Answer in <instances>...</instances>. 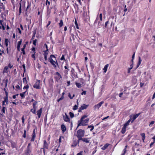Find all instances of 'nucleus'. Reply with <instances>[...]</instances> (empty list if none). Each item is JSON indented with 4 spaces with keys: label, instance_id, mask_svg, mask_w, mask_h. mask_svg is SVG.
<instances>
[{
    "label": "nucleus",
    "instance_id": "17",
    "mask_svg": "<svg viewBox=\"0 0 155 155\" xmlns=\"http://www.w3.org/2000/svg\"><path fill=\"white\" fill-rule=\"evenodd\" d=\"M108 66V64H107L105 65L104 68L103 69V70L104 71V73H106V72Z\"/></svg>",
    "mask_w": 155,
    "mask_h": 155
},
{
    "label": "nucleus",
    "instance_id": "11",
    "mask_svg": "<svg viewBox=\"0 0 155 155\" xmlns=\"http://www.w3.org/2000/svg\"><path fill=\"white\" fill-rule=\"evenodd\" d=\"M64 119L65 121H68L69 122L70 119L68 117V116L66 114H65V115L64 116Z\"/></svg>",
    "mask_w": 155,
    "mask_h": 155
},
{
    "label": "nucleus",
    "instance_id": "50",
    "mask_svg": "<svg viewBox=\"0 0 155 155\" xmlns=\"http://www.w3.org/2000/svg\"><path fill=\"white\" fill-rule=\"evenodd\" d=\"M83 151H81L79 153H78L76 155H83Z\"/></svg>",
    "mask_w": 155,
    "mask_h": 155
},
{
    "label": "nucleus",
    "instance_id": "9",
    "mask_svg": "<svg viewBox=\"0 0 155 155\" xmlns=\"http://www.w3.org/2000/svg\"><path fill=\"white\" fill-rule=\"evenodd\" d=\"M5 9V8L4 5L3 3H0V12L4 11Z\"/></svg>",
    "mask_w": 155,
    "mask_h": 155
},
{
    "label": "nucleus",
    "instance_id": "56",
    "mask_svg": "<svg viewBox=\"0 0 155 155\" xmlns=\"http://www.w3.org/2000/svg\"><path fill=\"white\" fill-rule=\"evenodd\" d=\"M13 65H11L10 63H9L8 65V68H11L13 67Z\"/></svg>",
    "mask_w": 155,
    "mask_h": 155
},
{
    "label": "nucleus",
    "instance_id": "29",
    "mask_svg": "<svg viewBox=\"0 0 155 155\" xmlns=\"http://www.w3.org/2000/svg\"><path fill=\"white\" fill-rule=\"evenodd\" d=\"M3 101L6 104H8V98L7 97H6L4 98V100Z\"/></svg>",
    "mask_w": 155,
    "mask_h": 155
},
{
    "label": "nucleus",
    "instance_id": "52",
    "mask_svg": "<svg viewBox=\"0 0 155 155\" xmlns=\"http://www.w3.org/2000/svg\"><path fill=\"white\" fill-rule=\"evenodd\" d=\"M21 53H22L23 54H25V49H21Z\"/></svg>",
    "mask_w": 155,
    "mask_h": 155
},
{
    "label": "nucleus",
    "instance_id": "33",
    "mask_svg": "<svg viewBox=\"0 0 155 155\" xmlns=\"http://www.w3.org/2000/svg\"><path fill=\"white\" fill-rule=\"evenodd\" d=\"M34 109H32L31 110V111L33 113L36 114V108H34Z\"/></svg>",
    "mask_w": 155,
    "mask_h": 155
},
{
    "label": "nucleus",
    "instance_id": "16",
    "mask_svg": "<svg viewBox=\"0 0 155 155\" xmlns=\"http://www.w3.org/2000/svg\"><path fill=\"white\" fill-rule=\"evenodd\" d=\"M88 105L83 104V105L81 106V109L84 110L85 109H86L88 107Z\"/></svg>",
    "mask_w": 155,
    "mask_h": 155
},
{
    "label": "nucleus",
    "instance_id": "60",
    "mask_svg": "<svg viewBox=\"0 0 155 155\" xmlns=\"http://www.w3.org/2000/svg\"><path fill=\"white\" fill-rule=\"evenodd\" d=\"M35 136H34V135H32V139H31V141H34V140Z\"/></svg>",
    "mask_w": 155,
    "mask_h": 155
},
{
    "label": "nucleus",
    "instance_id": "1",
    "mask_svg": "<svg viewBox=\"0 0 155 155\" xmlns=\"http://www.w3.org/2000/svg\"><path fill=\"white\" fill-rule=\"evenodd\" d=\"M84 131L82 130H79L77 131V136L78 138L77 142L78 144L79 143L80 139H81L82 137L84 136Z\"/></svg>",
    "mask_w": 155,
    "mask_h": 155
},
{
    "label": "nucleus",
    "instance_id": "20",
    "mask_svg": "<svg viewBox=\"0 0 155 155\" xmlns=\"http://www.w3.org/2000/svg\"><path fill=\"white\" fill-rule=\"evenodd\" d=\"M31 151V148L27 149L26 152V154L28 155V154L30 153Z\"/></svg>",
    "mask_w": 155,
    "mask_h": 155
},
{
    "label": "nucleus",
    "instance_id": "43",
    "mask_svg": "<svg viewBox=\"0 0 155 155\" xmlns=\"http://www.w3.org/2000/svg\"><path fill=\"white\" fill-rule=\"evenodd\" d=\"M87 117V116L86 115H84L82 117H81V120H84V119H85V118Z\"/></svg>",
    "mask_w": 155,
    "mask_h": 155
},
{
    "label": "nucleus",
    "instance_id": "62",
    "mask_svg": "<svg viewBox=\"0 0 155 155\" xmlns=\"http://www.w3.org/2000/svg\"><path fill=\"white\" fill-rule=\"evenodd\" d=\"M86 94V91H83L82 93H81V94L82 95H83V94H84L85 95Z\"/></svg>",
    "mask_w": 155,
    "mask_h": 155
},
{
    "label": "nucleus",
    "instance_id": "40",
    "mask_svg": "<svg viewBox=\"0 0 155 155\" xmlns=\"http://www.w3.org/2000/svg\"><path fill=\"white\" fill-rule=\"evenodd\" d=\"M141 59L139 57V61L138 64V67L139 66V65L140 64L141 62Z\"/></svg>",
    "mask_w": 155,
    "mask_h": 155
},
{
    "label": "nucleus",
    "instance_id": "23",
    "mask_svg": "<svg viewBox=\"0 0 155 155\" xmlns=\"http://www.w3.org/2000/svg\"><path fill=\"white\" fill-rule=\"evenodd\" d=\"M141 135L142 137V140L143 141V142H144V140L145 138V134L144 133H141Z\"/></svg>",
    "mask_w": 155,
    "mask_h": 155
},
{
    "label": "nucleus",
    "instance_id": "30",
    "mask_svg": "<svg viewBox=\"0 0 155 155\" xmlns=\"http://www.w3.org/2000/svg\"><path fill=\"white\" fill-rule=\"evenodd\" d=\"M61 129L63 133H64L66 130V127H61Z\"/></svg>",
    "mask_w": 155,
    "mask_h": 155
},
{
    "label": "nucleus",
    "instance_id": "46",
    "mask_svg": "<svg viewBox=\"0 0 155 155\" xmlns=\"http://www.w3.org/2000/svg\"><path fill=\"white\" fill-rule=\"evenodd\" d=\"M26 131L25 130H24V134L23 135V137L25 138L26 137Z\"/></svg>",
    "mask_w": 155,
    "mask_h": 155
},
{
    "label": "nucleus",
    "instance_id": "57",
    "mask_svg": "<svg viewBox=\"0 0 155 155\" xmlns=\"http://www.w3.org/2000/svg\"><path fill=\"white\" fill-rule=\"evenodd\" d=\"M88 128H91L90 130L92 131L94 128V127H88Z\"/></svg>",
    "mask_w": 155,
    "mask_h": 155
},
{
    "label": "nucleus",
    "instance_id": "6",
    "mask_svg": "<svg viewBox=\"0 0 155 155\" xmlns=\"http://www.w3.org/2000/svg\"><path fill=\"white\" fill-rule=\"evenodd\" d=\"M40 80H37L35 84L33 85V87L37 89H40Z\"/></svg>",
    "mask_w": 155,
    "mask_h": 155
},
{
    "label": "nucleus",
    "instance_id": "14",
    "mask_svg": "<svg viewBox=\"0 0 155 155\" xmlns=\"http://www.w3.org/2000/svg\"><path fill=\"white\" fill-rule=\"evenodd\" d=\"M22 43V40H21L19 41H18V45H17V49L18 51H19L20 50V45Z\"/></svg>",
    "mask_w": 155,
    "mask_h": 155
},
{
    "label": "nucleus",
    "instance_id": "38",
    "mask_svg": "<svg viewBox=\"0 0 155 155\" xmlns=\"http://www.w3.org/2000/svg\"><path fill=\"white\" fill-rule=\"evenodd\" d=\"M37 102L36 101H35V102L33 103V108H35V105L37 104Z\"/></svg>",
    "mask_w": 155,
    "mask_h": 155
},
{
    "label": "nucleus",
    "instance_id": "49",
    "mask_svg": "<svg viewBox=\"0 0 155 155\" xmlns=\"http://www.w3.org/2000/svg\"><path fill=\"white\" fill-rule=\"evenodd\" d=\"M45 47L46 48V50L47 51H48V47L47 46V45L46 44H45L44 45V48Z\"/></svg>",
    "mask_w": 155,
    "mask_h": 155
},
{
    "label": "nucleus",
    "instance_id": "27",
    "mask_svg": "<svg viewBox=\"0 0 155 155\" xmlns=\"http://www.w3.org/2000/svg\"><path fill=\"white\" fill-rule=\"evenodd\" d=\"M131 122V120H130V119L124 124V126H127L129 124V123Z\"/></svg>",
    "mask_w": 155,
    "mask_h": 155
},
{
    "label": "nucleus",
    "instance_id": "61",
    "mask_svg": "<svg viewBox=\"0 0 155 155\" xmlns=\"http://www.w3.org/2000/svg\"><path fill=\"white\" fill-rule=\"evenodd\" d=\"M77 145V143L76 142H74L72 146H76Z\"/></svg>",
    "mask_w": 155,
    "mask_h": 155
},
{
    "label": "nucleus",
    "instance_id": "22",
    "mask_svg": "<svg viewBox=\"0 0 155 155\" xmlns=\"http://www.w3.org/2000/svg\"><path fill=\"white\" fill-rule=\"evenodd\" d=\"M26 91H25L20 94V95L21 97L22 98H24L25 97V94L26 93Z\"/></svg>",
    "mask_w": 155,
    "mask_h": 155
},
{
    "label": "nucleus",
    "instance_id": "10",
    "mask_svg": "<svg viewBox=\"0 0 155 155\" xmlns=\"http://www.w3.org/2000/svg\"><path fill=\"white\" fill-rule=\"evenodd\" d=\"M0 28L3 30H5V27L4 26V23L2 21L0 20Z\"/></svg>",
    "mask_w": 155,
    "mask_h": 155
},
{
    "label": "nucleus",
    "instance_id": "64",
    "mask_svg": "<svg viewBox=\"0 0 155 155\" xmlns=\"http://www.w3.org/2000/svg\"><path fill=\"white\" fill-rule=\"evenodd\" d=\"M51 22L50 21H48V24L47 25V27H48V26L50 24H51Z\"/></svg>",
    "mask_w": 155,
    "mask_h": 155
},
{
    "label": "nucleus",
    "instance_id": "36",
    "mask_svg": "<svg viewBox=\"0 0 155 155\" xmlns=\"http://www.w3.org/2000/svg\"><path fill=\"white\" fill-rule=\"evenodd\" d=\"M74 23L76 26V27L77 29H79V27L78 24V23L76 20H75Z\"/></svg>",
    "mask_w": 155,
    "mask_h": 155
},
{
    "label": "nucleus",
    "instance_id": "18",
    "mask_svg": "<svg viewBox=\"0 0 155 155\" xmlns=\"http://www.w3.org/2000/svg\"><path fill=\"white\" fill-rule=\"evenodd\" d=\"M110 144L108 143H106L103 147L101 148L102 150H105L109 146Z\"/></svg>",
    "mask_w": 155,
    "mask_h": 155
},
{
    "label": "nucleus",
    "instance_id": "26",
    "mask_svg": "<svg viewBox=\"0 0 155 155\" xmlns=\"http://www.w3.org/2000/svg\"><path fill=\"white\" fill-rule=\"evenodd\" d=\"M2 108L1 110V112L3 114H4L5 113V110L6 109L5 107L4 106H2Z\"/></svg>",
    "mask_w": 155,
    "mask_h": 155
},
{
    "label": "nucleus",
    "instance_id": "3",
    "mask_svg": "<svg viewBox=\"0 0 155 155\" xmlns=\"http://www.w3.org/2000/svg\"><path fill=\"white\" fill-rule=\"evenodd\" d=\"M55 78L57 82L60 81L62 79V77L60 74L58 72H56L54 74Z\"/></svg>",
    "mask_w": 155,
    "mask_h": 155
},
{
    "label": "nucleus",
    "instance_id": "35",
    "mask_svg": "<svg viewBox=\"0 0 155 155\" xmlns=\"http://www.w3.org/2000/svg\"><path fill=\"white\" fill-rule=\"evenodd\" d=\"M53 58H55V57L54 55L51 54L50 55L49 59V60L53 59Z\"/></svg>",
    "mask_w": 155,
    "mask_h": 155
},
{
    "label": "nucleus",
    "instance_id": "45",
    "mask_svg": "<svg viewBox=\"0 0 155 155\" xmlns=\"http://www.w3.org/2000/svg\"><path fill=\"white\" fill-rule=\"evenodd\" d=\"M29 88V86L27 84L25 86L23 87V89H26L27 90L28 88Z\"/></svg>",
    "mask_w": 155,
    "mask_h": 155
},
{
    "label": "nucleus",
    "instance_id": "13",
    "mask_svg": "<svg viewBox=\"0 0 155 155\" xmlns=\"http://www.w3.org/2000/svg\"><path fill=\"white\" fill-rule=\"evenodd\" d=\"M48 51H47L46 50L43 51V52H44V55L45 57V60H47V55L48 54Z\"/></svg>",
    "mask_w": 155,
    "mask_h": 155
},
{
    "label": "nucleus",
    "instance_id": "31",
    "mask_svg": "<svg viewBox=\"0 0 155 155\" xmlns=\"http://www.w3.org/2000/svg\"><path fill=\"white\" fill-rule=\"evenodd\" d=\"M75 84L76 86L77 87H78V88H79L81 87V84L77 82H76L75 83Z\"/></svg>",
    "mask_w": 155,
    "mask_h": 155
},
{
    "label": "nucleus",
    "instance_id": "8",
    "mask_svg": "<svg viewBox=\"0 0 155 155\" xmlns=\"http://www.w3.org/2000/svg\"><path fill=\"white\" fill-rule=\"evenodd\" d=\"M42 108H41L39 110L37 111V115L38 116V118H40L41 117V114L42 113Z\"/></svg>",
    "mask_w": 155,
    "mask_h": 155
},
{
    "label": "nucleus",
    "instance_id": "19",
    "mask_svg": "<svg viewBox=\"0 0 155 155\" xmlns=\"http://www.w3.org/2000/svg\"><path fill=\"white\" fill-rule=\"evenodd\" d=\"M8 67L7 66H5L4 68V69L3 70V73H7L8 72Z\"/></svg>",
    "mask_w": 155,
    "mask_h": 155
},
{
    "label": "nucleus",
    "instance_id": "5",
    "mask_svg": "<svg viewBox=\"0 0 155 155\" xmlns=\"http://www.w3.org/2000/svg\"><path fill=\"white\" fill-rule=\"evenodd\" d=\"M43 149L44 155H45V149H48V144L45 140L44 141L43 147V148H42L41 149Z\"/></svg>",
    "mask_w": 155,
    "mask_h": 155
},
{
    "label": "nucleus",
    "instance_id": "53",
    "mask_svg": "<svg viewBox=\"0 0 155 155\" xmlns=\"http://www.w3.org/2000/svg\"><path fill=\"white\" fill-rule=\"evenodd\" d=\"M109 23V21H107L105 24V28L107 27V25Z\"/></svg>",
    "mask_w": 155,
    "mask_h": 155
},
{
    "label": "nucleus",
    "instance_id": "51",
    "mask_svg": "<svg viewBox=\"0 0 155 155\" xmlns=\"http://www.w3.org/2000/svg\"><path fill=\"white\" fill-rule=\"evenodd\" d=\"M132 69V68H129L127 70V73H129L130 72V70Z\"/></svg>",
    "mask_w": 155,
    "mask_h": 155
},
{
    "label": "nucleus",
    "instance_id": "37",
    "mask_svg": "<svg viewBox=\"0 0 155 155\" xmlns=\"http://www.w3.org/2000/svg\"><path fill=\"white\" fill-rule=\"evenodd\" d=\"M78 108V105L76 104L75 105L73 109L74 110H76Z\"/></svg>",
    "mask_w": 155,
    "mask_h": 155
},
{
    "label": "nucleus",
    "instance_id": "54",
    "mask_svg": "<svg viewBox=\"0 0 155 155\" xmlns=\"http://www.w3.org/2000/svg\"><path fill=\"white\" fill-rule=\"evenodd\" d=\"M64 98V97H61L58 100V102H59L60 101L62 100Z\"/></svg>",
    "mask_w": 155,
    "mask_h": 155
},
{
    "label": "nucleus",
    "instance_id": "55",
    "mask_svg": "<svg viewBox=\"0 0 155 155\" xmlns=\"http://www.w3.org/2000/svg\"><path fill=\"white\" fill-rule=\"evenodd\" d=\"M22 67H23V68L24 69V72H25V66L24 64L23 65Z\"/></svg>",
    "mask_w": 155,
    "mask_h": 155
},
{
    "label": "nucleus",
    "instance_id": "32",
    "mask_svg": "<svg viewBox=\"0 0 155 155\" xmlns=\"http://www.w3.org/2000/svg\"><path fill=\"white\" fill-rule=\"evenodd\" d=\"M9 42V41L8 39H5V45L6 47H8V43Z\"/></svg>",
    "mask_w": 155,
    "mask_h": 155
},
{
    "label": "nucleus",
    "instance_id": "4",
    "mask_svg": "<svg viewBox=\"0 0 155 155\" xmlns=\"http://www.w3.org/2000/svg\"><path fill=\"white\" fill-rule=\"evenodd\" d=\"M140 113H139L136 114H132L130 116V120H131V122H133L134 120L137 118L140 115Z\"/></svg>",
    "mask_w": 155,
    "mask_h": 155
},
{
    "label": "nucleus",
    "instance_id": "7",
    "mask_svg": "<svg viewBox=\"0 0 155 155\" xmlns=\"http://www.w3.org/2000/svg\"><path fill=\"white\" fill-rule=\"evenodd\" d=\"M104 103V101H101L98 104L95 105L94 106V108L95 109H99V108L101 107V105Z\"/></svg>",
    "mask_w": 155,
    "mask_h": 155
},
{
    "label": "nucleus",
    "instance_id": "59",
    "mask_svg": "<svg viewBox=\"0 0 155 155\" xmlns=\"http://www.w3.org/2000/svg\"><path fill=\"white\" fill-rule=\"evenodd\" d=\"M21 119H22V122L23 124L24 123V120H25L24 116H22Z\"/></svg>",
    "mask_w": 155,
    "mask_h": 155
},
{
    "label": "nucleus",
    "instance_id": "28",
    "mask_svg": "<svg viewBox=\"0 0 155 155\" xmlns=\"http://www.w3.org/2000/svg\"><path fill=\"white\" fill-rule=\"evenodd\" d=\"M59 25L60 27H62L63 25V22L62 20H61L60 21V23H59Z\"/></svg>",
    "mask_w": 155,
    "mask_h": 155
},
{
    "label": "nucleus",
    "instance_id": "21",
    "mask_svg": "<svg viewBox=\"0 0 155 155\" xmlns=\"http://www.w3.org/2000/svg\"><path fill=\"white\" fill-rule=\"evenodd\" d=\"M80 140H82L86 143H89V140H88L87 138H82L81 139H80Z\"/></svg>",
    "mask_w": 155,
    "mask_h": 155
},
{
    "label": "nucleus",
    "instance_id": "63",
    "mask_svg": "<svg viewBox=\"0 0 155 155\" xmlns=\"http://www.w3.org/2000/svg\"><path fill=\"white\" fill-rule=\"evenodd\" d=\"M154 121H152L150 123L149 125H153L154 124Z\"/></svg>",
    "mask_w": 155,
    "mask_h": 155
},
{
    "label": "nucleus",
    "instance_id": "41",
    "mask_svg": "<svg viewBox=\"0 0 155 155\" xmlns=\"http://www.w3.org/2000/svg\"><path fill=\"white\" fill-rule=\"evenodd\" d=\"M30 7H31V4L28 2V5L27 7L26 11H27L29 8Z\"/></svg>",
    "mask_w": 155,
    "mask_h": 155
},
{
    "label": "nucleus",
    "instance_id": "48",
    "mask_svg": "<svg viewBox=\"0 0 155 155\" xmlns=\"http://www.w3.org/2000/svg\"><path fill=\"white\" fill-rule=\"evenodd\" d=\"M100 19L101 21L102 20V14H100L99 15Z\"/></svg>",
    "mask_w": 155,
    "mask_h": 155
},
{
    "label": "nucleus",
    "instance_id": "15",
    "mask_svg": "<svg viewBox=\"0 0 155 155\" xmlns=\"http://www.w3.org/2000/svg\"><path fill=\"white\" fill-rule=\"evenodd\" d=\"M49 61L54 68H56V66L55 64L56 63L54 61L53 59L49 60Z\"/></svg>",
    "mask_w": 155,
    "mask_h": 155
},
{
    "label": "nucleus",
    "instance_id": "42",
    "mask_svg": "<svg viewBox=\"0 0 155 155\" xmlns=\"http://www.w3.org/2000/svg\"><path fill=\"white\" fill-rule=\"evenodd\" d=\"M60 60L61 61L65 60V58H64V55L63 54L62 55V57H61V58H60Z\"/></svg>",
    "mask_w": 155,
    "mask_h": 155
},
{
    "label": "nucleus",
    "instance_id": "25",
    "mask_svg": "<svg viewBox=\"0 0 155 155\" xmlns=\"http://www.w3.org/2000/svg\"><path fill=\"white\" fill-rule=\"evenodd\" d=\"M126 127H123L122 128L121 132L123 134H124L125 133L126 130Z\"/></svg>",
    "mask_w": 155,
    "mask_h": 155
},
{
    "label": "nucleus",
    "instance_id": "34",
    "mask_svg": "<svg viewBox=\"0 0 155 155\" xmlns=\"http://www.w3.org/2000/svg\"><path fill=\"white\" fill-rule=\"evenodd\" d=\"M19 5H20V7H19V15H20L21 13V3H19Z\"/></svg>",
    "mask_w": 155,
    "mask_h": 155
},
{
    "label": "nucleus",
    "instance_id": "39",
    "mask_svg": "<svg viewBox=\"0 0 155 155\" xmlns=\"http://www.w3.org/2000/svg\"><path fill=\"white\" fill-rule=\"evenodd\" d=\"M69 114H70V117L71 118H73L74 116V114L71 112H70L69 113Z\"/></svg>",
    "mask_w": 155,
    "mask_h": 155
},
{
    "label": "nucleus",
    "instance_id": "2",
    "mask_svg": "<svg viewBox=\"0 0 155 155\" xmlns=\"http://www.w3.org/2000/svg\"><path fill=\"white\" fill-rule=\"evenodd\" d=\"M89 120V119L88 118H87L84 120H80V121H78V126H79L81 125L83 126L87 125Z\"/></svg>",
    "mask_w": 155,
    "mask_h": 155
},
{
    "label": "nucleus",
    "instance_id": "47",
    "mask_svg": "<svg viewBox=\"0 0 155 155\" xmlns=\"http://www.w3.org/2000/svg\"><path fill=\"white\" fill-rule=\"evenodd\" d=\"M37 39H35L33 41V44L35 45H36V43L37 42Z\"/></svg>",
    "mask_w": 155,
    "mask_h": 155
},
{
    "label": "nucleus",
    "instance_id": "24",
    "mask_svg": "<svg viewBox=\"0 0 155 155\" xmlns=\"http://www.w3.org/2000/svg\"><path fill=\"white\" fill-rule=\"evenodd\" d=\"M23 83H24L25 85H26L27 84L28 82L26 78H23Z\"/></svg>",
    "mask_w": 155,
    "mask_h": 155
},
{
    "label": "nucleus",
    "instance_id": "44",
    "mask_svg": "<svg viewBox=\"0 0 155 155\" xmlns=\"http://www.w3.org/2000/svg\"><path fill=\"white\" fill-rule=\"evenodd\" d=\"M74 96H75L74 94H73V96L72 97L71 96L70 93H69L68 94V96L71 99H72L73 98V97Z\"/></svg>",
    "mask_w": 155,
    "mask_h": 155
},
{
    "label": "nucleus",
    "instance_id": "58",
    "mask_svg": "<svg viewBox=\"0 0 155 155\" xmlns=\"http://www.w3.org/2000/svg\"><path fill=\"white\" fill-rule=\"evenodd\" d=\"M15 87L16 88L18 89H20V86L19 85L17 84L16 85Z\"/></svg>",
    "mask_w": 155,
    "mask_h": 155
},
{
    "label": "nucleus",
    "instance_id": "12",
    "mask_svg": "<svg viewBox=\"0 0 155 155\" xmlns=\"http://www.w3.org/2000/svg\"><path fill=\"white\" fill-rule=\"evenodd\" d=\"M64 68L65 70L64 71V73L66 74H68V72L69 71V70L68 69V65H67L64 66Z\"/></svg>",
    "mask_w": 155,
    "mask_h": 155
}]
</instances>
